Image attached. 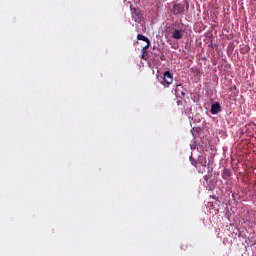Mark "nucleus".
<instances>
[{
    "label": "nucleus",
    "mask_w": 256,
    "mask_h": 256,
    "mask_svg": "<svg viewBox=\"0 0 256 256\" xmlns=\"http://www.w3.org/2000/svg\"><path fill=\"white\" fill-rule=\"evenodd\" d=\"M175 95H176V97H179L180 99H183V97H185V88H183V84H178L176 86Z\"/></svg>",
    "instance_id": "f257e3e1"
},
{
    "label": "nucleus",
    "mask_w": 256,
    "mask_h": 256,
    "mask_svg": "<svg viewBox=\"0 0 256 256\" xmlns=\"http://www.w3.org/2000/svg\"><path fill=\"white\" fill-rule=\"evenodd\" d=\"M164 83H166L165 87H169V85H171V83H173V74H171V72L166 71L164 73V78H163Z\"/></svg>",
    "instance_id": "f03ea898"
},
{
    "label": "nucleus",
    "mask_w": 256,
    "mask_h": 256,
    "mask_svg": "<svg viewBox=\"0 0 256 256\" xmlns=\"http://www.w3.org/2000/svg\"><path fill=\"white\" fill-rule=\"evenodd\" d=\"M210 113H212V115H217L218 113H221V104L219 102L212 104Z\"/></svg>",
    "instance_id": "7ed1b4c3"
},
{
    "label": "nucleus",
    "mask_w": 256,
    "mask_h": 256,
    "mask_svg": "<svg viewBox=\"0 0 256 256\" xmlns=\"http://www.w3.org/2000/svg\"><path fill=\"white\" fill-rule=\"evenodd\" d=\"M132 11V19L135 23H141V14L137 11V8L131 9Z\"/></svg>",
    "instance_id": "20e7f679"
},
{
    "label": "nucleus",
    "mask_w": 256,
    "mask_h": 256,
    "mask_svg": "<svg viewBox=\"0 0 256 256\" xmlns=\"http://www.w3.org/2000/svg\"><path fill=\"white\" fill-rule=\"evenodd\" d=\"M184 8L181 4H174L173 6V14L179 15L180 13H183Z\"/></svg>",
    "instance_id": "39448f33"
},
{
    "label": "nucleus",
    "mask_w": 256,
    "mask_h": 256,
    "mask_svg": "<svg viewBox=\"0 0 256 256\" xmlns=\"http://www.w3.org/2000/svg\"><path fill=\"white\" fill-rule=\"evenodd\" d=\"M172 39H183V32L181 30H174L172 33Z\"/></svg>",
    "instance_id": "423d86ee"
},
{
    "label": "nucleus",
    "mask_w": 256,
    "mask_h": 256,
    "mask_svg": "<svg viewBox=\"0 0 256 256\" xmlns=\"http://www.w3.org/2000/svg\"><path fill=\"white\" fill-rule=\"evenodd\" d=\"M229 177H231V171L225 168L222 172V179L227 180Z\"/></svg>",
    "instance_id": "0eeeda50"
},
{
    "label": "nucleus",
    "mask_w": 256,
    "mask_h": 256,
    "mask_svg": "<svg viewBox=\"0 0 256 256\" xmlns=\"http://www.w3.org/2000/svg\"><path fill=\"white\" fill-rule=\"evenodd\" d=\"M137 39H138V41H145V43H148V44H149V41H150L149 38H147L143 34H138Z\"/></svg>",
    "instance_id": "6e6552de"
},
{
    "label": "nucleus",
    "mask_w": 256,
    "mask_h": 256,
    "mask_svg": "<svg viewBox=\"0 0 256 256\" xmlns=\"http://www.w3.org/2000/svg\"><path fill=\"white\" fill-rule=\"evenodd\" d=\"M199 163H200V165H202V167H207V159L200 158Z\"/></svg>",
    "instance_id": "1a4fd4ad"
},
{
    "label": "nucleus",
    "mask_w": 256,
    "mask_h": 256,
    "mask_svg": "<svg viewBox=\"0 0 256 256\" xmlns=\"http://www.w3.org/2000/svg\"><path fill=\"white\" fill-rule=\"evenodd\" d=\"M149 47H151V41L149 40V43L146 44V46H144L142 48V53H147V49H149Z\"/></svg>",
    "instance_id": "9d476101"
},
{
    "label": "nucleus",
    "mask_w": 256,
    "mask_h": 256,
    "mask_svg": "<svg viewBox=\"0 0 256 256\" xmlns=\"http://www.w3.org/2000/svg\"><path fill=\"white\" fill-rule=\"evenodd\" d=\"M190 161H191V164L194 165V167H197V161L193 159V156H190Z\"/></svg>",
    "instance_id": "9b49d317"
},
{
    "label": "nucleus",
    "mask_w": 256,
    "mask_h": 256,
    "mask_svg": "<svg viewBox=\"0 0 256 256\" xmlns=\"http://www.w3.org/2000/svg\"><path fill=\"white\" fill-rule=\"evenodd\" d=\"M160 59H161V61H165V56L162 54V55L160 56Z\"/></svg>",
    "instance_id": "f8f14e48"
},
{
    "label": "nucleus",
    "mask_w": 256,
    "mask_h": 256,
    "mask_svg": "<svg viewBox=\"0 0 256 256\" xmlns=\"http://www.w3.org/2000/svg\"><path fill=\"white\" fill-rule=\"evenodd\" d=\"M145 53H147V52H143V54H142L143 59H145Z\"/></svg>",
    "instance_id": "ddd939ff"
},
{
    "label": "nucleus",
    "mask_w": 256,
    "mask_h": 256,
    "mask_svg": "<svg viewBox=\"0 0 256 256\" xmlns=\"http://www.w3.org/2000/svg\"><path fill=\"white\" fill-rule=\"evenodd\" d=\"M181 103H182L181 100L177 101V105H181Z\"/></svg>",
    "instance_id": "4468645a"
}]
</instances>
